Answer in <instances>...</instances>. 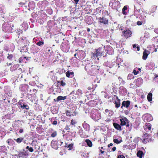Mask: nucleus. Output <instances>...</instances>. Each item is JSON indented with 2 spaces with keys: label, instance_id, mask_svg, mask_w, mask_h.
<instances>
[{
  "label": "nucleus",
  "instance_id": "a211bd4d",
  "mask_svg": "<svg viewBox=\"0 0 158 158\" xmlns=\"http://www.w3.org/2000/svg\"><path fill=\"white\" fill-rule=\"evenodd\" d=\"M149 141V139L148 138L146 139H144L143 140V142L144 143H146L148 142Z\"/></svg>",
  "mask_w": 158,
  "mask_h": 158
},
{
  "label": "nucleus",
  "instance_id": "4d7b16f0",
  "mask_svg": "<svg viewBox=\"0 0 158 158\" xmlns=\"http://www.w3.org/2000/svg\"><path fill=\"white\" fill-rule=\"evenodd\" d=\"M1 102L0 101V104L1 103Z\"/></svg>",
  "mask_w": 158,
  "mask_h": 158
},
{
  "label": "nucleus",
  "instance_id": "4be33fe9",
  "mask_svg": "<svg viewBox=\"0 0 158 158\" xmlns=\"http://www.w3.org/2000/svg\"><path fill=\"white\" fill-rule=\"evenodd\" d=\"M56 132H54L53 133H52L51 135V136L52 137H55L56 135Z\"/></svg>",
  "mask_w": 158,
  "mask_h": 158
},
{
  "label": "nucleus",
  "instance_id": "2f4dec72",
  "mask_svg": "<svg viewBox=\"0 0 158 158\" xmlns=\"http://www.w3.org/2000/svg\"><path fill=\"white\" fill-rule=\"evenodd\" d=\"M52 124L53 125H56L57 124V122L56 121H54L53 122Z\"/></svg>",
  "mask_w": 158,
  "mask_h": 158
},
{
  "label": "nucleus",
  "instance_id": "6ab92c4d",
  "mask_svg": "<svg viewBox=\"0 0 158 158\" xmlns=\"http://www.w3.org/2000/svg\"><path fill=\"white\" fill-rule=\"evenodd\" d=\"M73 144L72 143H71L68 145V148H69V150H71L73 148Z\"/></svg>",
  "mask_w": 158,
  "mask_h": 158
},
{
  "label": "nucleus",
  "instance_id": "49530a36",
  "mask_svg": "<svg viewBox=\"0 0 158 158\" xmlns=\"http://www.w3.org/2000/svg\"><path fill=\"white\" fill-rule=\"evenodd\" d=\"M156 51H157V49L156 48H155V52H156Z\"/></svg>",
  "mask_w": 158,
  "mask_h": 158
},
{
  "label": "nucleus",
  "instance_id": "7c9ffc66",
  "mask_svg": "<svg viewBox=\"0 0 158 158\" xmlns=\"http://www.w3.org/2000/svg\"><path fill=\"white\" fill-rule=\"evenodd\" d=\"M12 57V56L11 55H9L7 56V58L8 59H11Z\"/></svg>",
  "mask_w": 158,
  "mask_h": 158
},
{
  "label": "nucleus",
  "instance_id": "ea45409f",
  "mask_svg": "<svg viewBox=\"0 0 158 158\" xmlns=\"http://www.w3.org/2000/svg\"><path fill=\"white\" fill-rule=\"evenodd\" d=\"M26 149H28V150L30 149V148L29 147V146H27L26 147Z\"/></svg>",
  "mask_w": 158,
  "mask_h": 158
},
{
  "label": "nucleus",
  "instance_id": "9d476101",
  "mask_svg": "<svg viewBox=\"0 0 158 158\" xmlns=\"http://www.w3.org/2000/svg\"><path fill=\"white\" fill-rule=\"evenodd\" d=\"M113 125L115 129L118 130H121V127L117 123H113Z\"/></svg>",
  "mask_w": 158,
  "mask_h": 158
},
{
  "label": "nucleus",
  "instance_id": "79ce46f5",
  "mask_svg": "<svg viewBox=\"0 0 158 158\" xmlns=\"http://www.w3.org/2000/svg\"><path fill=\"white\" fill-rule=\"evenodd\" d=\"M137 50L138 51H139V47H137Z\"/></svg>",
  "mask_w": 158,
  "mask_h": 158
},
{
  "label": "nucleus",
  "instance_id": "c85d7f7f",
  "mask_svg": "<svg viewBox=\"0 0 158 158\" xmlns=\"http://www.w3.org/2000/svg\"><path fill=\"white\" fill-rule=\"evenodd\" d=\"M29 151L30 152H33L34 150L31 147V148H30V149H29Z\"/></svg>",
  "mask_w": 158,
  "mask_h": 158
},
{
  "label": "nucleus",
  "instance_id": "72a5a7b5",
  "mask_svg": "<svg viewBox=\"0 0 158 158\" xmlns=\"http://www.w3.org/2000/svg\"><path fill=\"white\" fill-rule=\"evenodd\" d=\"M23 131V130L22 129H21L19 131V132L20 133H22Z\"/></svg>",
  "mask_w": 158,
  "mask_h": 158
},
{
  "label": "nucleus",
  "instance_id": "423d86ee",
  "mask_svg": "<svg viewBox=\"0 0 158 158\" xmlns=\"http://www.w3.org/2000/svg\"><path fill=\"white\" fill-rule=\"evenodd\" d=\"M99 21L101 23H102L105 24H106L108 23V20L105 18H100L99 19Z\"/></svg>",
  "mask_w": 158,
  "mask_h": 158
},
{
  "label": "nucleus",
  "instance_id": "09e8293b",
  "mask_svg": "<svg viewBox=\"0 0 158 158\" xmlns=\"http://www.w3.org/2000/svg\"><path fill=\"white\" fill-rule=\"evenodd\" d=\"M135 107H137V105H135Z\"/></svg>",
  "mask_w": 158,
  "mask_h": 158
},
{
  "label": "nucleus",
  "instance_id": "680f3d73",
  "mask_svg": "<svg viewBox=\"0 0 158 158\" xmlns=\"http://www.w3.org/2000/svg\"><path fill=\"white\" fill-rule=\"evenodd\" d=\"M157 134L158 135V132L157 133Z\"/></svg>",
  "mask_w": 158,
  "mask_h": 158
},
{
  "label": "nucleus",
  "instance_id": "f257e3e1",
  "mask_svg": "<svg viewBox=\"0 0 158 158\" xmlns=\"http://www.w3.org/2000/svg\"><path fill=\"white\" fill-rule=\"evenodd\" d=\"M130 103V102L129 101H123L122 103V106L121 107L122 108L124 106L127 108L129 106Z\"/></svg>",
  "mask_w": 158,
  "mask_h": 158
},
{
  "label": "nucleus",
  "instance_id": "ddd939ff",
  "mask_svg": "<svg viewBox=\"0 0 158 158\" xmlns=\"http://www.w3.org/2000/svg\"><path fill=\"white\" fill-rule=\"evenodd\" d=\"M152 94L151 93H149L147 96L148 100L150 102L152 100Z\"/></svg>",
  "mask_w": 158,
  "mask_h": 158
},
{
  "label": "nucleus",
  "instance_id": "a878e982",
  "mask_svg": "<svg viewBox=\"0 0 158 158\" xmlns=\"http://www.w3.org/2000/svg\"><path fill=\"white\" fill-rule=\"evenodd\" d=\"M137 24L138 25H140L142 24V22L140 21H138L137 22Z\"/></svg>",
  "mask_w": 158,
  "mask_h": 158
},
{
  "label": "nucleus",
  "instance_id": "412c9836",
  "mask_svg": "<svg viewBox=\"0 0 158 158\" xmlns=\"http://www.w3.org/2000/svg\"><path fill=\"white\" fill-rule=\"evenodd\" d=\"M44 44V42L41 41H40L37 43V44L38 46H41Z\"/></svg>",
  "mask_w": 158,
  "mask_h": 158
},
{
  "label": "nucleus",
  "instance_id": "603ef678",
  "mask_svg": "<svg viewBox=\"0 0 158 158\" xmlns=\"http://www.w3.org/2000/svg\"><path fill=\"white\" fill-rule=\"evenodd\" d=\"M7 142L8 143H9V141H8V140L7 141Z\"/></svg>",
  "mask_w": 158,
  "mask_h": 158
},
{
  "label": "nucleus",
  "instance_id": "20e7f679",
  "mask_svg": "<svg viewBox=\"0 0 158 158\" xmlns=\"http://www.w3.org/2000/svg\"><path fill=\"white\" fill-rule=\"evenodd\" d=\"M120 121H121V125L122 126L126 125V124L128 122V120L126 118L120 119Z\"/></svg>",
  "mask_w": 158,
  "mask_h": 158
},
{
  "label": "nucleus",
  "instance_id": "37998d69",
  "mask_svg": "<svg viewBox=\"0 0 158 158\" xmlns=\"http://www.w3.org/2000/svg\"><path fill=\"white\" fill-rule=\"evenodd\" d=\"M87 31H90V29H89V28H88V29H87Z\"/></svg>",
  "mask_w": 158,
  "mask_h": 158
},
{
  "label": "nucleus",
  "instance_id": "9b49d317",
  "mask_svg": "<svg viewBox=\"0 0 158 158\" xmlns=\"http://www.w3.org/2000/svg\"><path fill=\"white\" fill-rule=\"evenodd\" d=\"M137 155L140 158H142V157L144 156V154L143 152L142 151H139L137 152Z\"/></svg>",
  "mask_w": 158,
  "mask_h": 158
},
{
  "label": "nucleus",
  "instance_id": "f704fd0d",
  "mask_svg": "<svg viewBox=\"0 0 158 158\" xmlns=\"http://www.w3.org/2000/svg\"><path fill=\"white\" fill-rule=\"evenodd\" d=\"M116 149V148L115 147H114L112 148V150L113 151H114Z\"/></svg>",
  "mask_w": 158,
  "mask_h": 158
},
{
  "label": "nucleus",
  "instance_id": "864d4df0",
  "mask_svg": "<svg viewBox=\"0 0 158 158\" xmlns=\"http://www.w3.org/2000/svg\"><path fill=\"white\" fill-rule=\"evenodd\" d=\"M129 126V125L128 124L127 125V126L128 127Z\"/></svg>",
  "mask_w": 158,
  "mask_h": 158
},
{
  "label": "nucleus",
  "instance_id": "5fc2aeb1",
  "mask_svg": "<svg viewBox=\"0 0 158 158\" xmlns=\"http://www.w3.org/2000/svg\"><path fill=\"white\" fill-rule=\"evenodd\" d=\"M10 64H11V63H10V64H9V65H10Z\"/></svg>",
  "mask_w": 158,
  "mask_h": 158
},
{
  "label": "nucleus",
  "instance_id": "bb28decb",
  "mask_svg": "<svg viewBox=\"0 0 158 158\" xmlns=\"http://www.w3.org/2000/svg\"><path fill=\"white\" fill-rule=\"evenodd\" d=\"M61 85L63 86L65 84V83L63 82V81H62L60 82Z\"/></svg>",
  "mask_w": 158,
  "mask_h": 158
},
{
  "label": "nucleus",
  "instance_id": "dca6fc26",
  "mask_svg": "<svg viewBox=\"0 0 158 158\" xmlns=\"http://www.w3.org/2000/svg\"><path fill=\"white\" fill-rule=\"evenodd\" d=\"M15 140H16V141L18 143H20L23 140V138H19L17 139H14Z\"/></svg>",
  "mask_w": 158,
  "mask_h": 158
},
{
  "label": "nucleus",
  "instance_id": "5701e85b",
  "mask_svg": "<svg viewBox=\"0 0 158 158\" xmlns=\"http://www.w3.org/2000/svg\"><path fill=\"white\" fill-rule=\"evenodd\" d=\"M139 71H136L134 69L133 71V73L134 75H137L138 73H139Z\"/></svg>",
  "mask_w": 158,
  "mask_h": 158
},
{
  "label": "nucleus",
  "instance_id": "6e6552de",
  "mask_svg": "<svg viewBox=\"0 0 158 158\" xmlns=\"http://www.w3.org/2000/svg\"><path fill=\"white\" fill-rule=\"evenodd\" d=\"M18 107H21L23 109H29V107L27 105H24V104H21L19 103L18 104Z\"/></svg>",
  "mask_w": 158,
  "mask_h": 158
},
{
  "label": "nucleus",
  "instance_id": "cd10ccee",
  "mask_svg": "<svg viewBox=\"0 0 158 158\" xmlns=\"http://www.w3.org/2000/svg\"><path fill=\"white\" fill-rule=\"evenodd\" d=\"M118 158H125V157L122 155H119L118 156Z\"/></svg>",
  "mask_w": 158,
  "mask_h": 158
},
{
  "label": "nucleus",
  "instance_id": "f03ea898",
  "mask_svg": "<svg viewBox=\"0 0 158 158\" xmlns=\"http://www.w3.org/2000/svg\"><path fill=\"white\" fill-rule=\"evenodd\" d=\"M131 32L130 30H126L124 31L123 34V35L126 38L129 37L131 35Z\"/></svg>",
  "mask_w": 158,
  "mask_h": 158
},
{
  "label": "nucleus",
  "instance_id": "f8f14e48",
  "mask_svg": "<svg viewBox=\"0 0 158 158\" xmlns=\"http://www.w3.org/2000/svg\"><path fill=\"white\" fill-rule=\"evenodd\" d=\"M66 99V96L63 97L61 96H59L57 98V101L61 100H64Z\"/></svg>",
  "mask_w": 158,
  "mask_h": 158
},
{
  "label": "nucleus",
  "instance_id": "c03bdc74",
  "mask_svg": "<svg viewBox=\"0 0 158 158\" xmlns=\"http://www.w3.org/2000/svg\"><path fill=\"white\" fill-rule=\"evenodd\" d=\"M135 47H136V45H135V44L133 46V47L134 48H135Z\"/></svg>",
  "mask_w": 158,
  "mask_h": 158
},
{
  "label": "nucleus",
  "instance_id": "39448f33",
  "mask_svg": "<svg viewBox=\"0 0 158 158\" xmlns=\"http://www.w3.org/2000/svg\"><path fill=\"white\" fill-rule=\"evenodd\" d=\"M150 52L145 50L143 53V58L144 60H146L147 58L148 55L150 54Z\"/></svg>",
  "mask_w": 158,
  "mask_h": 158
},
{
  "label": "nucleus",
  "instance_id": "7ed1b4c3",
  "mask_svg": "<svg viewBox=\"0 0 158 158\" xmlns=\"http://www.w3.org/2000/svg\"><path fill=\"white\" fill-rule=\"evenodd\" d=\"M116 97L117 99V100L115 101L114 104L115 105V106L116 108H118L120 106V100L118 98V97L116 96H114V97Z\"/></svg>",
  "mask_w": 158,
  "mask_h": 158
},
{
  "label": "nucleus",
  "instance_id": "0eeeda50",
  "mask_svg": "<svg viewBox=\"0 0 158 158\" xmlns=\"http://www.w3.org/2000/svg\"><path fill=\"white\" fill-rule=\"evenodd\" d=\"M51 145L52 148L55 149H56L58 148L57 143L55 140H52L51 143Z\"/></svg>",
  "mask_w": 158,
  "mask_h": 158
},
{
  "label": "nucleus",
  "instance_id": "052dcab7",
  "mask_svg": "<svg viewBox=\"0 0 158 158\" xmlns=\"http://www.w3.org/2000/svg\"><path fill=\"white\" fill-rule=\"evenodd\" d=\"M19 62H21V60H20V61H19Z\"/></svg>",
  "mask_w": 158,
  "mask_h": 158
},
{
  "label": "nucleus",
  "instance_id": "393cba45",
  "mask_svg": "<svg viewBox=\"0 0 158 158\" xmlns=\"http://www.w3.org/2000/svg\"><path fill=\"white\" fill-rule=\"evenodd\" d=\"M76 123V122L74 121L73 120H72L71 121V124L73 125L75 124Z\"/></svg>",
  "mask_w": 158,
  "mask_h": 158
},
{
  "label": "nucleus",
  "instance_id": "a19ab883",
  "mask_svg": "<svg viewBox=\"0 0 158 158\" xmlns=\"http://www.w3.org/2000/svg\"><path fill=\"white\" fill-rule=\"evenodd\" d=\"M100 152H101V153H104V151H102V150H101L100 151Z\"/></svg>",
  "mask_w": 158,
  "mask_h": 158
},
{
  "label": "nucleus",
  "instance_id": "473e14b6",
  "mask_svg": "<svg viewBox=\"0 0 158 158\" xmlns=\"http://www.w3.org/2000/svg\"><path fill=\"white\" fill-rule=\"evenodd\" d=\"M113 145V143H110L108 145V147H110V146H112Z\"/></svg>",
  "mask_w": 158,
  "mask_h": 158
},
{
  "label": "nucleus",
  "instance_id": "f3484780",
  "mask_svg": "<svg viewBox=\"0 0 158 158\" xmlns=\"http://www.w3.org/2000/svg\"><path fill=\"white\" fill-rule=\"evenodd\" d=\"M114 142L115 143H116L117 144H118V143H120L122 141H119L117 139H114Z\"/></svg>",
  "mask_w": 158,
  "mask_h": 158
},
{
  "label": "nucleus",
  "instance_id": "4c0bfd02",
  "mask_svg": "<svg viewBox=\"0 0 158 158\" xmlns=\"http://www.w3.org/2000/svg\"><path fill=\"white\" fill-rule=\"evenodd\" d=\"M18 70L20 72H21L22 71V69L21 68H19L18 69Z\"/></svg>",
  "mask_w": 158,
  "mask_h": 158
},
{
  "label": "nucleus",
  "instance_id": "3c124183",
  "mask_svg": "<svg viewBox=\"0 0 158 158\" xmlns=\"http://www.w3.org/2000/svg\"><path fill=\"white\" fill-rule=\"evenodd\" d=\"M76 55H77V54H74V56L76 57Z\"/></svg>",
  "mask_w": 158,
  "mask_h": 158
},
{
  "label": "nucleus",
  "instance_id": "13d9d810",
  "mask_svg": "<svg viewBox=\"0 0 158 158\" xmlns=\"http://www.w3.org/2000/svg\"><path fill=\"white\" fill-rule=\"evenodd\" d=\"M1 107V103L0 104V108Z\"/></svg>",
  "mask_w": 158,
  "mask_h": 158
},
{
  "label": "nucleus",
  "instance_id": "6e6d98bb",
  "mask_svg": "<svg viewBox=\"0 0 158 158\" xmlns=\"http://www.w3.org/2000/svg\"><path fill=\"white\" fill-rule=\"evenodd\" d=\"M101 148L102 149V148H103V147H102Z\"/></svg>",
  "mask_w": 158,
  "mask_h": 158
},
{
  "label": "nucleus",
  "instance_id": "1a4fd4ad",
  "mask_svg": "<svg viewBox=\"0 0 158 158\" xmlns=\"http://www.w3.org/2000/svg\"><path fill=\"white\" fill-rule=\"evenodd\" d=\"M102 48H99L96 50V56L98 57V56H100L102 53V52L100 50Z\"/></svg>",
  "mask_w": 158,
  "mask_h": 158
},
{
  "label": "nucleus",
  "instance_id": "4468645a",
  "mask_svg": "<svg viewBox=\"0 0 158 158\" xmlns=\"http://www.w3.org/2000/svg\"><path fill=\"white\" fill-rule=\"evenodd\" d=\"M85 142L89 147H91L92 146V143L90 140L89 139H86Z\"/></svg>",
  "mask_w": 158,
  "mask_h": 158
},
{
  "label": "nucleus",
  "instance_id": "2eb2a0df",
  "mask_svg": "<svg viewBox=\"0 0 158 158\" xmlns=\"http://www.w3.org/2000/svg\"><path fill=\"white\" fill-rule=\"evenodd\" d=\"M144 128L145 129L148 128L150 130L151 129V127L149 123H146V125L144 127Z\"/></svg>",
  "mask_w": 158,
  "mask_h": 158
},
{
  "label": "nucleus",
  "instance_id": "b1692460",
  "mask_svg": "<svg viewBox=\"0 0 158 158\" xmlns=\"http://www.w3.org/2000/svg\"><path fill=\"white\" fill-rule=\"evenodd\" d=\"M66 76L68 77H70V74L69 73V71H68L66 73Z\"/></svg>",
  "mask_w": 158,
  "mask_h": 158
},
{
  "label": "nucleus",
  "instance_id": "c756f323",
  "mask_svg": "<svg viewBox=\"0 0 158 158\" xmlns=\"http://www.w3.org/2000/svg\"><path fill=\"white\" fill-rule=\"evenodd\" d=\"M96 54H93V57H94V58H95V57H97L96 56ZM98 57V60H99V58Z\"/></svg>",
  "mask_w": 158,
  "mask_h": 158
},
{
  "label": "nucleus",
  "instance_id": "de8ad7c7",
  "mask_svg": "<svg viewBox=\"0 0 158 158\" xmlns=\"http://www.w3.org/2000/svg\"><path fill=\"white\" fill-rule=\"evenodd\" d=\"M18 66V64L17 65H15L14 66V67L15 66V67H16V66Z\"/></svg>",
  "mask_w": 158,
  "mask_h": 158
},
{
  "label": "nucleus",
  "instance_id": "aec40b11",
  "mask_svg": "<svg viewBox=\"0 0 158 158\" xmlns=\"http://www.w3.org/2000/svg\"><path fill=\"white\" fill-rule=\"evenodd\" d=\"M127 9V7L125 6H124V7L122 11H123V13L124 15L126 14V13L125 12V10Z\"/></svg>",
  "mask_w": 158,
  "mask_h": 158
},
{
  "label": "nucleus",
  "instance_id": "58836bf2",
  "mask_svg": "<svg viewBox=\"0 0 158 158\" xmlns=\"http://www.w3.org/2000/svg\"><path fill=\"white\" fill-rule=\"evenodd\" d=\"M79 1V0H74V1L76 2V4Z\"/></svg>",
  "mask_w": 158,
  "mask_h": 158
},
{
  "label": "nucleus",
  "instance_id": "e433bc0d",
  "mask_svg": "<svg viewBox=\"0 0 158 158\" xmlns=\"http://www.w3.org/2000/svg\"><path fill=\"white\" fill-rule=\"evenodd\" d=\"M69 73L70 74V75H72L73 76V74H74L73 72H69Z\"/></svg>",
  "mask_w": 158,
  "mask_h": 158
},
{
  "label": "nucleus",
  "instance_id": "a18cd8bd",
  "mask_svg": "<svg viewBox=\"0 0 158 158\" xmlns=\"http://www.w3.org/2000/svg\"><path fill=\"white\" fill-rule=\"evenodd\" d=\"M91 89V88H90V87H89L88 88V89L89 90H90Z\"/></svg>",
  "mask_w": 158,
  "mask_h": 158
},
{
  "label": "nucleus",
  "instance_id": "8fccbe9b",
  "mask_svg": "<svg viewBox=\"0 0 158 158\" xmlns=\"http://www.w3.org/2000/svg\"><path fill=\"white\" fill-rule=\"evenodd\" d=\"M158 77V76H157L156 75V76L155 77V78H156V77Z\"/></svg>",
  "mask_w": 158,
  "mask_h": 158
},
{
  "label": "nucleus",
  "instance_id": "c9c22d12",
  "mask_svg": "<svg viewBox=\"0 0 158 158\" xmlns=\"http://www.w3.org/2000/svg\"><path fill=\"white\" fill-rule=\"evenodd\" d=\"M109 112V110L108 109H106L105 111V113H107Z\"/></svg>",
  "mask_w": 158,
  "mask_h": 158
},
{
  "label": "nucleus",
  "instance_id": "bf43d9fd",
  "mask_svg": "<svg viewBox=\"0 0 158 158\" xmlns=\"http://www.w3.org/2000/svg\"><path fill=\"white\" fill-rule=\"evenodd\" d=\"M19 62H21V60H20V61H19Z\"/></svg>",
  "mask_w": 158,
  "mask_h": 158
}]
</instances>
